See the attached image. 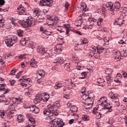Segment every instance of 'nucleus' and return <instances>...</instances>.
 <instances>
[{"mask_svg": "<svg viewBox=\"0 0 127 127\" xmlns=\"http://www.w3.org/2000/svg\"><path fill=\"white\" fill-rule=\"evenodd\" d=\"M59 107H60L59 103H55L52 105L48 106V108L44 110V115L48 116L46 120L51 121L48 124L49 127H56V125L59 127H64L65 124L63 122V120L61 118L56 119V116L58 115L57 111Z\"/></svg>", "mask_w": 127, "mask_h": 127, "instance_id": "obj_1", "label": "nucleus"}, {"mask_svg": "<svg viewBox=\"0 0 127 127\" xmlns=\"http://www.w3.org/2000/svg\"><path fill=\"white\" fill-rule=\"evenodd\" d=\"M21 101H22V95H21L16 97H13L12 99L8 97L6 98L4 96H0V103L4 102V105H6L10 104V106L12 109H14L15 107H17V105H18Z\"/></svg>", "mask_w": 127, "mask_h": 127, "instance_id": "obj_2", "label": "nucleus"}, {"mask_svg": "<svg viewBox=\"0 0 127 127\" xmlns=\"http://www.w3.org/2000/svg\"><path fill=\"white\" fill-rule=\"evenodd\" d=\"M82 98L84 101H86L88 103L86 104L87 108H90L93 107V103H94V100H95V97H94V94L93 93H90L89 92H82Z\"/></svg>", "mask_w": 127, "mask_h": 127, "instance_id": "obj_3", "label": "nucleus"}, {"mask_svg": "<svg viewBox=\"0 0 127 127\" xmlns=\"http://www.w3.org/2000/svg\"><path fill=\"white\" fill-rule=\"evenodd\" d=\"M98 104L103 107L104 110H107V113L113 112V105L107 101V97L104 96L98 100Z\"/></svg>", "mask_w": 127, "mask_h": 127, "instance_id": "obj_4", "label": "nucleus"}, {"mask_svg": "<svg viewBox=\"0 0 127 127\" xmlns=\"http://www.w3.org/2000/svg\"><path fill=\"white\" fill-rule=\"evenodd\" d=\"M37 52L41 55H44L45 57H47V58L53 56V53H52V52L47 51V49L43 47H38L37 48Z\"/></svg>", "mask_w": 127, "mask_h": 127, "instance_id": "obj_5", "label": "nucleus"}, {"mask_svg": "<svg viewBox=\"0 0 127 127\" xmlns=\"http://www.w3.org/2000/svg\"><path fill=\"white\" fill-rule=\"evenodd\" d=\"M20 85L23 88H27V87H31V79L29 78H25L24 76H22V78L19 79Z\"/></svg>", "mask_w": 127, "mask_h": 127, "instance_id": "obj_6", "label": "nucleus"}, {"mask_svg": "<svg viewBox=\"0 0 127 127\" xmlns=\"http://www.w3.org/2000/svg\"><path fill=\"white\" fill-rule=\"evenodd\" d=\"M18 40L16 36H10L5 40V44L8 47H11L13 44L17 42Z\"/></svg>", "mask_w": 127, "mask_h": 127, "instance_id": "obj_7", "label": "nucleus"}, {"mask_svg": "<svg viewBox=\"0 0 127 127\" xmlns=\"http://www.w3.org/2000/svg\"><path fill=\"white\" fill-rule=\"evenodd\" d=\"M108 98L114 101L116 107H120V102H119V98H118L117 94H114L113 92H110L108 94Z\"/></svg>", "mask_w": 127, "mask_h": 127, "instance_id": "obj_8", "label": "nucleus"}, {"mask_svg": "<svg viewBox=\"0 0 127 127\" xmlns=\"http://www.w3.org/2000/svg\"><path fill=\"white\" fill-rule=\"evenodd\" d=\"M80 8L82 10L83 12H82V17H86L87 16H89L90 13L87 12V4L85 2H81L80 4Z\"/></svg>", "mask_w": 127, "mask_h": 127, "instance_id": "obj_9", "label": "nucleus"}, {"mask_svg": "<svg viewBox=\"0 0 127 127\" xmlns=\"http://www.w3.org/2000/svg\"><path fill=\"white\" fill-rule=\"evenodd\" d=\"M25 22H23L22 23V27H24V28H27V27H30V26H31L32 25V18L29 17L26 19Z\"/></svg>", "mask_w": 127, "mask_h": 127, "instance_id": "obj_10", "label": "nucleus"}, {"mask_svg": "<svg viewBox=\"0 0 127 127\" xmlns=\"http://www.w3.org/2000/svg\"><path fill=\"white\" fill-rule=\"evenodd\" d=\"M10 106V109H9L7 111L6 114H7V118L8 119V120H10V119H12L13 115L14 114V111H15V108H16V106L14 108H12L11 107V106H10V104H9Z\"/></svg>", "mask_w": 127, "mask_h": 127, "instance_id": "obj_11", "label": "nucleus"}, {"mask_svg": "<svg viewBox=\"0 0 127 127\" xmlns=\"http://www.w3.org/2000/svg\"><path fill=\"white\" fill-rule=\"evenodd\" d=\"M42 101H44V99H43V96H42V94H38L36 95V97L34 100V102L35 104H38Z\"/></svg>", "mask_w": 127, "mask_h": 127, "instance_id": "obj_12", "label": "nucleus"}, {"mask_svg": "<svg viewBox=\"0 0 127 127\" xmlns=\"http://www.w3.org/2000/svg\"><path fill=\"white\" fill-rule=\"evenodd\" d=\"M70 110L69 111V113L71 115V116H76V114H77V110H78V108L75 106H71L70 107Z\"/></svg>", "mask_w": 127, "mask_h": 127, "instance_id": "obj_13", "label": "nucleus"}, {"mask_svg": "<svg viewBox=\"0 0 127 127\" xmlns=\"http://www.w3.org/2000/svg\"><path fill=\"white\" fill-rule=\"evenodd\" d=\"M18 13L20 15H22V14H26V13H25V8L23 7L22 5H20L18 8Z\"/></svg>", "mask_w": 127, "mask_h": 127, "instance_id": "obj_14", "label": "nucleus"}, {"mask_svg": "<svg viewBox=\"0 0 127 127\" xmlns=\"http://www.w3.org/2000/svg\"><path fill=\"white\" fill-rule=\"evenodd\" d=\"M106 6L108 8V9L110 11H112L113 14H115L114 10H115V8L114 7V3L111 2H109L106 4Z\"/></svg>", "mask_w": 127, "mask_h": 127, "instance_id": "obj_15", "label": "nucleus"}, {"mask_svg": "<svg viewBox=\"0 0 127 127\" xmlns=\"http://www.w3.org/2000/svg\"><path fill=\"white\" fill-rule=\"evenodd\" d=\"M64 62V59L61 57L56 58L54 61V63H56L58 64V65H61V64H63Z\"/></svg>", "mask_w": 127, "mask_h": 127, "instance_id": "obj_16", "label": "nucleus"}, {"mask_svg": "<svg viewBox=\"0 0 127 127\" xmlns=\"http://www.w3.org/2000/svg\"><path fill=\"white\" fill-rule=\"evenodd\" d=\"M55 53L59 54L62 51V44H58L54 49Z\"/></svg>", "mask_w": 127, "mask_h": 127, "instance_id": "obj_17", "label": "nucleus"}, {"mask_svg": "<svg viewBox=\"0 0 127 127\" xmlns=\"http://www.w3.org/2000/svg\"><path fill=\"white\" fill-rule=\"evenodd\" d=\"M121 55H122V54H121V52L115 51L113 53L114 58L117 61H120V60L121 59Z\"/></svg>", "mask_w": 127, "mask_h": 127, "instance_id": "obj_18", "label": "nucleus"}, {"mask_svg": "<svg viewBox=\"0 0 127 127\" xmlns=\"http://www.w3.org/2000/svg\"><path fill=\"white\" fill-rule=\"evenodd\" d=\"M40 31L43 32L42 34L43 35H44L45 34L46 35H51V33H52V32H49L48 30H47L44 27L41 26L40 28Z\"/></svg>", "mask_w": 127, "mask_h": 127, "instance_id": "obj_19", "label": "nucleus"}, {"mask_svg": "<svg viewBox=\"0 0 127 127\" xmlns=\"http://www.w3.org/2000/svg\"><path fill=\"white\" fill-rule=\"evenodd\" d=\"M123 78V75L121 73H118L116 77H115L114 81L116 83L120 84L121 83L122 78Z\"/></svg>", "mask_w": 127, "mask_h": 127, "instance_id": "obj_20", "label": "nucleus"}, {"mask_svg": "<svg viewBox=\"0 0 127 127\" xmlns=\"http://www.w3.org/2000/svg\"><path fill=\"white\" fill-rule=\"evenodd\" d=\"M37 61L34 59H32L30 62V66L32 68H36L37 67Z\"/></svg>", "mask_w": 127, "mask_h": 127, "instance_id": "obj_21", "label": "nucleus"}, {"mask_svg": "<svg viewBox=\"0 0 127 127\" xmlns=\"http://www.w3.org/2000/svg\"><path fill=\"white\" fill-rule=\"evenodd\" d=\"M64 85L61 82H57L56 83L55 86H54V88L56 90H58L59 89H61V88H63Z\"/></svg>", "mask_w": 127, "mask_h": 127, "instance_id": "obj_22", "label": "nucleus"}, {"mask_svg": "<svg viewBox=\"0 0 127 127\" xmlns=\"http://www.w3.org/2000/svg\"><path fill=\"white\" fill-rule=\"evenodd\" d=\"M17 120L18 121V123H23V121H24V117L21 115H19L17 116Z\"/></svg>", "mask_w": 127, "mask_h": 127, "instance_id": "obj_23", "label": "nucleus"}, {"mask_svg": "<svg viewBox=\"0 0 127 127\" xmlns=\"http://www.w3.org/2000/svg\"><path fill=\"white\" fill-rule=\"evenodd\" d=\"M38 14H39V8H34L33 13V16L34 17L37 16Z\"/></svg>", "mask_w": 127, "mask_h": 127, "instance_id": "obj_24", "label": "nucleus"}, {"mask_svg": "<svg viewBox=\"0 0 127 127\" xmlns=\"http://www.w3.org/2000/svg\"><path fill=\"white\" fill-rule=\"evenodd\" d=\"M17 35L19 36V37H23V33H24V31L19 29L17 31Z\"/></svg>", "mask_w": 127, "mask_h": 127, "instance_id": "obj_25", "label": "nucleus"}, {"mask_svg": "<svg viewBox=\"0 0 127 127\" xmlns=\"http://www.w3.org/2000/svg\"><path fill=\"white\" fill-rule=\"evenodd\" d=\"M106 82L107 84H111L113 82V77L109 75L107 76L106 77Z\"/></svg>", "mask_w": 127, "mask_h": 127, "instance_id": "obj_26", "label": "nucleus"}, {"mask_svg": "<svg viewBox=\"0 0 127 127\" xmlns=\"http://www.w3.org/2000/svg\"><path fill=\"white\" fill-rule=\"evenodd\" d=\"M96 48H97V52L99 54H101V53L103 52V50H105V48L103 47H100V46H97Z\"/></svg>", "mask_w": 127, "mask_h": 127, "instance_id": "obj_27", "label": "nucleus"}, {"mask_svg": "<svg viewBox=\"0 0 127 127\" xmlns=\"http://www.w3.org/2000/svg\"><path fill=\"white\" fill-rule=\"evenodd\" d=\"M82 120L83 121H84L85 122H87L90 120V117L87 115H83L82 117Z\"/></svg>", "mask_w": 127, "mask_h": 127, "instance_id": "obj_28", "label": "nucleus"}, {"mask_svg": "<svg viewBox=\"0 0 127 127\" xmlns=\"http://www.w3.org/2000/svg\"><path fill=\"white\" fill-rule=\"evenodd\" d=\"M64 67L66 71H70V64L66 63L64 64Z\"/></svg>", "mask_w": 127, "mask_h": 127, "instance_id": "obj_29", "label": "nucleus"}, {"mask_svg": "<svg viewBox=\"0 0 127 127\" xmlns=\"http://www.w3.org/2000/svg\"><path fill=\"white\" fill-rule=\"evenodd\" d=\"M103 21H104V19H103V18H100L97 19V25H98V26H101V25H102V23L103 22Z\"/></svg>", "mask_w": 127, "mask_h": 127, "instance_id": "obj_30", "label": "nucleus"}, {"mask_svg": "<svg viewBox=\"0 0 127 127\" xmlns=\"http://www.w3.org/2000/svg\"><path fill=\"white\" fill-rule=\"evenodd\" d=\"M115 7L117 10H119L121 8V3L119 2H116L115 4Z\"/></svg>", "mask_w": 127, "mask_h": 127, "instance_id": "obj_31", "label": "nucleus"}, {"mask_svg": "<svg viewBox=\"0 0 127 127\" xmlns=\"http://www.w3.org/2000/svg\"><path fill=\"white\" fill-rule=\"evenodd\" d=\"M38 73L41 77H44V75H45V72H44L43 70H39Z\"/></svg>", "mask_w": 127, "mask_h": 127, "instance_id": "obj_32", "label": "nucleus"}, {"mask_svg": "<svg viewBox=\"0 0 127 127\" xmlns=\"http://www.w3.org/2000/svg\"><path fill=\"white\" fill-rule=\"evenodd\" d=\"M44 96L43 97V99L45 98V100L46 101V102H47V101H48V100H49L50 96H49V94H47L46 93H44Z\"/></svg>", "mask_w": 127, "mask_h": 127, "instance_id": "obj_33", "label": "nucleus"}, {"mask_svg": "<svg viewBox=\"0 0 127 127\" xmlns=\"http://www.w3.org/2000/svg\"><path fill=\"white\" fill-rule=\"evenodd\" d=\"M81 75L82 76L80 77V78L82 79H85V78H86V77H87V71H83V72H81Z\"/></svg>", "mask_w": 127, "mask_h": 127, "instance_id": "obj_34", "label": "nucleus"}, {"mask_svg": "<svg viewBox=\"0 0 127 127\" xmlns=\"http://www.w3.org/2000/svg\"><path fill=\"white\" fill-rule=\"evenodd\" d=\"M5 88H6V85L5 84H0V90L1 91H5Z\"/></svg>", "mask_w": 127, "mask_h": 127, "instance_id": "obj_35", "label": "nucleus"}, {"mask_svg": "<svg viewBox=\"0 0 127 127\" xmlns=\"http://www.w3.org/2000/svg\"><path fill=\"white\" fill-rule=\"evenodd\" d=\"M39 4L41 6H43V5H47V3L45 0H41L40 1Z\"/></svg>", "mask_w": 127, "mask_h": 127, "instance_id": "obj_36", "label": "nucleus"}, {"mask_svg": "<svg viewBox=\"0 0 127 127\" xmlns=\"http://www.w3.org/2000/svg\"><path fill=\"white\" fill-rule=\"evenodd\" d=\"M63 26H59L57 28V30L58 31H59L60 33H62V32H64V31H63Z\"/></svg>", "mask_w": 127, "mask_h": 127, "instance_id": "obj_37", "label": "nucleus"}, {"mask_svg": "<svg viewBox=\"0 0 127 127\" xmlns=\"http://www.w3.org/2000/svg\"><path fill=\"white\" fill-rule=\"evenodd\" d=\"M112 72H113V69H112L111 68H107L105 70V73L107 75H110V74H112Z\"/></svg>", "mask_w": 127, "mask_h": 127, "instance_id": "obj_38", "label": "nucleus"}, {"mask_svg": "<svg viewBox=\"0 0 127 127\" xmlns=\"http://www.w3.org/2000/svg\"><path fill=\"white\" fill-rule=\"evenodd\" d=\"M46 2L48 6H51L52 5V0H46Z\"/></svg>", "mask_w": 127, "mask_h": 127, "instance_id": "obj_39", "label": "nucleus"}, {"mask_svg": "<svg viewBox=\"0 0 127 127\" xmlns=\"http://www.w3.org/2000/svg\"><path fill=\"white\" fill-rule=\"evenodd\" d=\"M121 56H123L124 57H127V50H123L122 51V54H121Z\"/></svg>", "mask_w": 127, "mask_h": 127, "instance_id": "obj_40", "label": "nucleus"}, {"mask_svg": "<svg viewBox=\"0 0 127 127\" xmlns=\"http://www.w3.org/2000/svg\"><path fill=\"white\" fill-rule=\"evenodd\" d=\"M27 57V55H21L19 56H18V58H19V59H25V58H26Z\"/></svg>", "mask_w": 127, "mask_h": 127, "instance_id": "obj_41", "label": "nucleus"}, {"mask_svg": "<svg viewBox=\"0 0 127 127\" xmlns=\"http://www.w3.org/2000/svg\"><path fill=\"white\" fill-rule=\"evenodd\" d=\"M64 26L65 27V28H66V35H67L69 33V32H70V30H69V28H70V27H67L66 24H64Z\"/></svg>", "mask_w": 127, "mask_h": 127, "instance_id": "obj_42", "label": "nucleus"}, {"mask_svg": "<svg viewBox=\"0 0 127 127\" xmlns=\"http://www.w3.org/2000/svg\"><path fill=\"white\" fill-rule=\"evenodd\" d=\"M95 116H96V119H101V118L102 117V115L100 112H97V113L95 114Z\"/></svg>", "mask_w": 127, "mask_h": 127, "instance_id": "obj_43", "label": "nucleus"}, {"mask_svg": "<svg viewBox=\"0 0 127 127\" xmlns=\"http://www.w3.org/2000/svg\"><path fill=\"white\" fill-rule=\"evenodd\" d=\"M80 44H81V45L85 44V45H87V44H88V41H87V40H82L80 42Z\"/></svg>", "mask_w": 127, "mask_h": 127, "instance_id": "obj_44", "label": "nucleus"}, {"mask_svg": "<svg viewBox=\"0 0 127 127\" xmlns=\"http://www.w3.org/2000/svg\"><path fill=\"white\" fill-rule=\"evenodd\" d=\"M29 121L30 123H31V124H32V125H34V124H35V120H34V119H33V118H30L29 119Z\"/></svg>", "mask_w": 127, "mask_h": 127, "instance_id": "obj_45", "label": "nucleus"}, {"mask_svg": "<svg viewBox=\"0 0 127 127\" xmlns=\"http://www.w3.org/2000/svg\"><path fill=\"white\" fill-rule=\"evenodd\" d=\"M36 107V106L35 105H33V106H30V111L31 112H32V113H33V112H34Z\"/></svg>", "mask_w": 127, "mask_h": 127, "instance_id": "obj_46", "label": "nucleus"}, {"mask_svg": "<svg viewBox=\"0 0 127 127\" xmlns=\"http://www.w3.org/2000/svg\"><path fill=\"white\" fill-rule=\"evenodd\" d=\"M0 117H1V118L4 117V111L3 110H0Z\"/></svg>", "mask_w": 127, "mask_h": 127, "instance_id": "obj_47", "label": "nucleus"}, {"mask_svg": "<svg viewBox=\"0 0 127 127\" xmlns=\"http://www.w3.org/2000/svg\"><path fill=\"white\" fill-rule=\"evenodd\" d=\"M104 82V81L103 79H101V78H99V79H98V83H99V86H102L101 85V84H102V83H103Z\"/></svg>", "mask_w": 127, "mask_h": 127, "instance_id": "obj_48", "label": "nucleus"}, {"mask_svg": "<svg viewBox=\"0 0 127 127\" xmlns=\"http://www.w3.org/2000/svg\"><path fill=\"white\" fill-rule=\"evenodd\" d=\"M92 113L94 115H96L98 112V109L97 108H94L92 110Z\"/></svg>", "mask_w": 127, "mask_h": 127, "instance_id": "obj_49", "label": "nucleus"}, {"mask_svg": "<svg viewBox=\"0 0 127 127\" xmlns=\"http://www.w3.org/2000/svg\"><path fill=\"white\" fill-rule=\"evenodd\" d=\"M75 51H76V52H79L81 50V49L79 48V45H77V46H75L74 48Z\"/></svg>", "mask_w": 127, "mask_h": 127, "instance_id": "obj_50", "label": "nucleus"}, {"mask_svg": "<svg viewBox=\"0 0 127 127\" xmlns=\"http://www.w3.org/2000/svg\"><path fill=\"white\" fill-rule=\"evenodd\" d=\"M39 112V108L36 107L35 108L34 111H33V113H34V114H37Z\"/></svg>", "mask_w": 127, "mask_h": 127, "instance_id": "obj_51", "label": "nucleus"}, {"mask_svg": "<svg viewBox=\"0 0 127 127\" xmlns=\"http://www.w3.org/2000/svg\"><path fill=\"white\" fill-rule=\"evenodd\" d=\"M20 42V43H21V44L23 46H24V45H25V44H26V41L25 40H23L22 39L21 40Z\"/></svg>", "mask_w": 127, "mask_h": 127, "instance_id": "obj_52", "label": "nucleus"}, {"mask_svg": "<svg viewBox=\"0 0 127 127\" xmlns=\"http://www.w3.org/2000/svg\"><path fill=\"white\" fill-rule=\"evenodd\" d=\"M15 72H16V69H13L11 70L10 75H11V76H13V75H15Z\"/></svg>", "mask_w": 127, "mask_h": 127, "instance_id": "obj_53", "label": "nucleus"}, {"mask_svg": "<svg viewBox=\"0 0 127 127\" xmlns=\"http://www.w3.org/2000/svg\"><path fill=\"white\" fill-rule=\"evenodd\" d=\"M10 85L11 86H13L14 85V83H15V80H11L9 81Z\"/></svg>", "mask_w": 127, "mask_h": 127, "instance_id": "obj_54", "label": "nucleus"}, {"mask_svg": "<svg viewBox=\"0 0 127 127\" xmlns=\"http://www.w3.org/2000/svg\"><path fill=\"white\" fill-rule=\"evenodd\" d=\"M73 60L74 62H75V63H79V59H78L77 58H74L73 59Z\"/></svg>", "mask_w": 127, "mask_h": 127, "instance_id": "obj_55", "label": "nucleus"}, {"mask_svg": "<svg viewBox=\"0 0 127 127\" xmlns=\"http://www.w3.org/2000/svg\"><path fill=\"white\" fill-rule=\"evenodd\" d=\"M21 73H22V71H19V72L17 74V75H16V77L17 78V79H18V78L20 77V76L21 75Z\"/></svg>", "mask_w": 127, "mask_h": 127, "instance_id": "obj_56", "label": "nucleus"}, {"mask_svg": "<svg viewBox=\"0 0 127 127\" xmlns=\"http://www.w3.org/2000/svg\"><path fill=\"white\" fill-rule=\"evenodd\" d=\"M76 69L77 70H82V67L77 64V65H76Z\"/></svg>", "mask_w": 127, "mask_h": 127, "instance_id": "obj_57", "label": "nucleus"}, {"mask_svg": "<svg viewBox=\"0 0 127 127\" xmlns=\"http://www.w3.org/2000/svg\"><path fill=\"white\" fill-rule=\"evenodd\" d=\"M5 3L4 0H0V5H3Z\"/></svg>", "mask_w": 127, "mask_h": 127, "instance_id": "obj_58", "label": "nucleus"}, {"mask_svg": "<svg viewBox=\"0 0 127 127\" xmlns=\"http://www.w3.org/2000/svg\"><path fill=\"white\" fill-rule=\"evenodd\" d=\"M25 95L26 96H28V97H30V95H31V93L29 91H28V92H25Z\"/></svg>", "mask_w": 127, "mask_h": 127, "instance_id": "obj_59", "label": "nucleus"}, {"mask_svg": "<svg viewBox=\"0 0 127 127\" xmlns=\"http://www.w3.org/2000/svg\"><path fill=\"white\" fill-rule=\"evenodd\" d=\"M9 20H10L11 21V22H13V21H15V19L12 17H11L9 18Z\"/></svg>", "mask_w": 127, "mask_h": 127, "instance_id": "obj_60", "label": "nucleus"}, {"mask_svg": "<svg viewBox=\"0 0 127 127\" xmlns=\"http://www.w3.org/2000/svg\"><path fill=\"white\" fill-rule=\"evenodd\" d=\"M92 14L91 13H89V14H88V16H86V19H90V18H91V16Z\"/></svg>", "mask_w": 127, "mask_h": 127, "instance_id": "obj_61", "label": "nucleus"}, {"mask_svg": "<svg viewBox=\"0 0 127 127\" xmlns=\"http://www.w3.org/2000/svg\"><path fill=\"white\" fill-rule=\"evenodd\" d=\"M75 33L78 34V35H82V33L79 31H75Z\"/></svg>", "mask_w": 127, "mask_h": 127, "instance_id": "obj_62", "label": "nucleus"}, {"mask_svg": "<svg viewBox=\"0 0 127 127\" xmlns=\"http://www.w3.org/2000/svg\"><path fill=\"white\" fill-rule=\"evenodd\" d=\"M74 119H71L69 120V125H72V124H73V123H74Z\"/></svg>", "mask_w": 127, "mask_h": 127, "instance_id": "obj_63", "label": "nucleus"}, {"mask_svg": "<svg viewBox=\"0 0 127 127\" xmlns=\"http://www.w3.org/2000/svg\"><path fill=\"white\" fill-rule=\"evenodd\" d=\"M65 8H68V7H69V3H68V2L65 3Z\"/></svg>", "mask_w": 127, "mask_h": 127, "instance_id": "obj_64", "label": "nucleus"}]
</instances>
